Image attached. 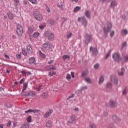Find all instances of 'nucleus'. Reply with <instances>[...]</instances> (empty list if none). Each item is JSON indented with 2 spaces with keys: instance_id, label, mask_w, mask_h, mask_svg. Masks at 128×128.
Wrapping results in <instances>:
<instances>
[{
  "instance_id": "1",
  "label": "nucleus",
  "mask_w": 128,
  "mask_h": 128,
  "mask_svg": "<svg viewBox=\"0 0 128 128\" xmlns=\"http://www.w3.org/2000/svg\"><path fill=\"white\" fill-rule=\"evenodd\" d=\"M107 27L104 26L103 28L104 30V38H108V34L109 32H110V30L112 28V22L108 21L106 22Z\"/></svg>"
},
{
  "instance_id": "2",
  "label": "nucleus",
  "mask_w": 128,
  "mask_h": 128,
  "mask_svg": "<svg viewBox=\"0 0 128 128\" xmlns=\"http://www.w3.org/2000/svg\"><path fill=\"white\" fill-rule=\"evenodd\" d=\"M112 57L114 62H116L118 64H120L122 60V58L120 56V52H114L112 54Z\"/></svg>"
},
{
  "instance_id": "3",
  "label": "nucleus",
  "mask_w": 128,
  "mask_h": 128,
  "mask_svg": "<svg viewBox=\"0 0 128 128\" xmlns=\"http://www.w3.org/2000/svg\"><path fill=\"white\" fill-rule=\"evenodd\" d=\"M44 36L45 38H48V40L52 41L54 40V34L50 31H46L44 32Z\"/></svg>"
},
{
  "instance_id": "4",
  "label": "nucleus",
  "mask_w": 128,
  "mask_h": 128,
  "mask_svg": "<svg viewBox=\"0 0 128 128\" xmlns=\"http://www.w3.org/2000/svg\"><path fill=\"white\" fill-rule=\"evenodd\" d=\"M16 34L18 36H22L24 34V30L22 25L18 24L16 26Z\"/></svg>"
},
{
  "instance_id": "5",
  "label": "nucleus",
  "mask_w": 128,
  "mask_h": 128,
  "mask_svg": "<svg viewBox=\"0 0 128 128\" xmlns=\"http://www.w3.org/2000/svg\"><path fill=\"white\" fill-rule=\"evenodd\" d=\"M34 16L35 18H36V20H38L39 22H42V20H44V18H42V14H39L37 11H35L34 12Z\"/></svg>"
},
{
  "instance_id": "6",
  "label": "nucleus",
  "mask_w": 128,
  "mask_h": 128,
  "mask_svg": "<svg viewBox=\"0 0 128 128\" xmlns=\"http://www.w3.org/2000/svg\"><path fill=\"white\" fill-rule=\"evenodd\" d=\"M108 106L111 108H116L118 106V102L116 100L111 99L110 100Z\"/></svg>"
},
{
  "instance_id": "7",
  "label": "nucleus",
  "mask_w": 128,
  "mask_h": 128,
  "mask_svg": "<svg viewBox=\"0 0 128 128\" xmlns=\"http://www.w3.org/2000/svg\"><path fill=\"white\" fill-rule=\"evenodd\" d=\"M90 52L92 53V56H98V50L96 48L90 46Z\"/></svg>"
},
{
  "instance_id": "8",
  "label": "nucleus",
  "mask_w": 128,
  "mask_h": 128,
  "mask_svg": "<svg viewBox=\"0 0 128 128\" xmlns=\"http://www.w3.org/2000/svg\"><path fill=\"white\" fill-rule=\"evenodd\" d=\"M92 40V35L86 34L85 35V44H88L90 42V41Z\"/></svg>"
},
{
  "instance_id": "9",
  "label": "nucleus",
  "mask_w": 128,
  "mask_h": 128,
  "mask_svg": "<svg viewBox=\"0 0 128 128\" xmlns=\"http://www.w3.org/2000/svg\"><path fill=\"white\" fill-rule=\"evenodd\" d=\"M43 48L46 50H50L52 48V43L50 42V41H46L43 44Z\"/></svg>"
},
{
  "instance_id": "10",
  "label": "nucleus",
  "mask_w": 128,
  "mask_h": 128,
  "mask_svg": "<svg viewBox=\"0 0 128 128\" xmlns=\"http://www.w3.org/2000/svg\"><path fill=\"white\" fill-rule=\"evenodd\" d=\"M72 78H74V72H71V75L70 74H68L66 75V80H68V82H70V80Z\"/></svg>"
},
{
  "instance_id": "11",
  "label": "nucleus",
  "mask_w": 128,
  "mask_h": 128,
  "mask_svg": "<svg viewBox=\"0 0 128 128\" xmlns=\"http://www.w3.org/2000/svg\"><path fill=\"white\" fill-rule=\"evenodd\" d=\"M76 117L75 115H71L69 118V120H68V124H74V122L76 120Z\"/></svg>"
},
{
  "instance_id": "12",
  "label": "nucleus",
  "mask_w": 128,
  "mask_h": 128,
  "mask_svg": "<svg viewBox=\"0 0 128 128\" xmlns=\"http://www.w3.org/2000/svg\"><path fill=\"white\" fill-rule=\"evenodd\" d=\"M111 82L114 84L116 86L118 84V80L115 76H111Z\"/></svg>"
},
{
  "instance_id": "13",
  "label": "nucleus",
  "mask_w": 128,
  "mask_h": 128,
  "mask_svg": "<svg viewBox=\"0 0 128 128\" xmlns=\"http://www.w3.org/2000/svg\"><path fill=\"white\" fill-rule=\"evenodd\" d=\"M81 22L82 26H84L85 28H86V26H88V20L86 19V18L82 17L81 18Z\"/></svg>"
},
{
  "instance_id": "14",
  "label": "nucleus",
  "mask_w": 128,
  "mask_h": 128,
  "mask_svg": "<svg viewBox=\"0 0 128 128\" xmlns=\"http://www.w3.org/2000/svg\"><path fill=\"white\" fill-rule=\"evenodd\" d=\"M52 114V110H48L44 114V118H48L50 114Z\"/></svg>"
},
{
  "instance_id": "15",
  "label": "nucleus",
  "mask_w": 128,
  "mask_h": 128,
  "mask_svg": "<svg viewBox=\"0 0 128 128\" xmlns=\"http://www.w3.org/2000/svg\"><path fill=\"white\" fill-rule=\"evenodd\" d=\"M21 73L22 74V76H28L32 75V72L28 71H26V70L21 71Z\"/></svg>"
},
{
  "instance_id": "16",
  "label": "nucleus",
  "mask_w": 128,
  "mask_h": 128,
  "mask_svg": "<svg viewBox=\"0 0 128 128\" xmlns=\"http://www.w3.org/2000/svg\"><path fill=\"white\" fill-rule=\"evenodd\" d=\"M28 63L30 64H36V58H34V57L30 58Z\"/></svg>"
},
{
  "instance_id": "17",
  "label": "nucleus",
  "mask_w": 128,
  "mask_h": 128,
  "mask_svg": "<svg viewBox=\"0 0 128 128\" xmlns=\"http://www.w3.org/2000/svg\"><path fill=\"white\" fill-rule=\"evenodd\" d=\"M25 112L26 114H28V112H34V114H36V112H38V110L29 109L27 110H26Z\"/></svg>"
},
{
  "instance_id": "18",
  "label": "nucleus",
  "mask_w": 128,
  "mask_h": 128,
  "mask_svg": "<svg viewBox=\"0 0 128 128\" xmlns=\"http://www.w3.org/2000/svg\"><path fill=\"white\" fill-rule=\"evenodd\" d=\"M128 34V30L126 29H122L120 32L121 36H126Z\"/></svg>"
},
{
  "instance_id": "19",
  "label": "nucleus",
  "mask_w": 128,
  "mask_h": 128,
  "mask_svg": "<svg viewBox=\"0 0 128 128\" xmlns=\"http://www.w3.org/2000/svg\"><path fill=\"white\" fill-rule=\"evenodd\" d=\"M34 26H31L30 27H29L28 28V34H32V32H34Z\"/></svg>"
},
{
  "instance_id": "20",
  "label": "nucleus",
  "mask_w": 128,
  "mask_h": 128,
  "mask_svg": "<svg viewBox=\"0 0 128 128\" xmlns=\"http://www.w3.org/2000/svg\"><path fill=\"white\" fill-rule=\"evenodd\" d=\"M26 50L28 54H32V46L30 45H28L26 48Z\"/></svg>"
},
{
  "instance_id": "21",
  "label": "nucleus",
  "mask_w": 128,
  "mask_h": 128,
  "mask_svg": "<svg viewBox=\"0 0 128 128\" xmlns=\"http://www.w3.org/2000/svg\"><path fill=\"white\" fill-rule=\"evenodd\" d=\"M124 72H126V69L122 67L121 68L120 72H118V76H124Z\"/></svg>"
},
{
  "instance_id": "22",
  "label": "nucleus",
  "mask_w": 128,
  "mask_h": 128,
  "mask_svg": "<svg viewBox=\"0 0 128 128\" xmlns=\"http://www.w3.org/2000/svg\"><path fill=\"white\" fill-rule=\"evenodd\" d=\"M116 6L117 4L116 1H112L110 4V8H112L113 10H114V7Z\"/></svg>"
},
{
  "instance_id": "23",
  "label": "nucleus",
  "mask_w": 128,
  "mask_h": 128,
  "mask_svg": "<svg viewBox=\"0 0 128 128\" xmlns=\"http://www.w3.org/2000/svg\"><path fill=\"white\" fill-rule=\"evenodd\" d=\"M112 120L115 122H120V120L118 117L116 116H113L112 118Z\"/></svg>"
},
{
  "instance_id": "24",
  "label": "nucleus",
  "mask_w": 128,
  "mask_h": 128,
  "mask_svg": "<svg viewBox=\"0 0 128 128\" xmlns=\"http://www.w3.org/2000/svg\"><path fill=\"white\" fill-rule=\"evenodd\" d=\"M122 60H123L124 62H128V55L123 56Z\"/></svg>"
},
{
  "instance_id": "25",
  "label": "nucleus",
  "mask_w": 128,
  "mask_h": 128,
  "mask_svg": "<svg viewBox=\"0 0 128 128\" xmlns=\"http://www.w3.org/2000/svg\"><path fill=\"white\" fill-rule=\"evenodd\" d=\"M8 18H10V20H14V14L9 12L7 14Z\"/></svg>"
},
{
  "instance_id": "26",
  "label": "nucleus",
  "mask_w": 128,
  "mask_h": 128,
  "mask_svg": "<svg viewBox=\"0 0 128 128\" xmlns=\"http://www.w3.org/2000/svg\"><path fill=\"white\" fill-rule=\"evenodd\" d=\"M28 82H24L23 84V88L22 90V92H24L26 90V88H28Z\"/></svg>"
},
{
  "instance_id": "27",
  "label": "nucleus",
  "mask_w": 128,
  "mask_h": 128,
  "mask_svg": "<svg viewBox=\"0 0 128 128\" xmlns=\"http://www.w3.org/2000/svg\"><path fill=\"white\" fill-rule=\"evenodd\" d=\"M63 60L64 62L66 60H70V56L68 55H64L62 57Z\"/></svg>"
},
{
  "instance_id": "28",
  "label": "nucleus",
  "mask_w": 128,
  "mask_h": 128,
  "mask_svg": "<svg viewBox=\"0 0 128 128\" xmlns=\"http://www.w3.org/2000/svg\"><path fill=\"white\" fill-rule=\"evenodd\" d=\"M84 14L86 18H90V11L87 10L85 12Z\"/></svg>"
},
{
  "instance_id": "29",
  "label": "nucleus",
  "mask_w": 128,
  "mask_h": 128,
  "mask_svg": "<svg viewBox=\"0 0 128 128\" xmlns=\"http://www.w3.org/2000/svg\"><path fill=\"white\" fill-rule=\"evenodd\" d=\"M81 76L82 78H86V76H88V70L82 72Z\"/></svg>"
},
{
  "instance_id": "30",
  "label": "nucleus",
  "mask_w": 128,
  "mask_h": 128,
  "mask_svg": "<svg viewBox=\"0 0 128 128\" xmlns=\"http://www.w3.org/2000/svg\"><path fill=\"white\" fill-rule=\"evenodd\" d=\"M85 82H86L88 84H92V80L90 77H87L84 79Z\"/></svg>"
},
{
  "instance_id": "31",
  "label": "nucleus",
  "mask_w": 128,
  "mask_h": 128,
  "mask_svg": "<svg viewBox=\"0 0 128 128\" xmlns=\"http://www.w3.org/2000/svg\"><path fill=\"white\" fill-rule=\"evenodd\" d=\"M52 122L51 121H48V122L46 123V126L47 128H52Z\"/></svg>"
},
{
  "instance_id": "32",
  "label": "nucleus",
  "mask_w": 128,
  "mask_h": 128,
  "mask_svg": "<svg viewBox=\"0 0 128 128\" xmlns=\"http://www.w3.org/2000/svg\"><path fill=\"white\" fill-rule=\"evenodd\" d=\"M104 77L102 76H101L100 78L99 84H102V82H104Z\"/></svg>"
},
{
  "instance_id": "33",
  "label": "nucleus",
  "mask_w": 128,
  "mask_h": 128,
  "mask_svg": "<svg viewBox=\"0 0 128 128\" xmlns=\"http://www.w3.org/2000/svg\"><path fill=\"white\" fill-rule=\"evenodd\" d=\"M80 10V8L79 6H76L74 8V12H78Z\"/></svg>"
},
{
  "instance_id": "34",
  "label": "nucleus",
  "mask_w": 128,
  "mask_h": 128,
  "mask_svg": "<svg viewBox=\"0 0 128 128\" xmlns=\"http://www.w3.org/2000/svg\"><path fill=\"white\" fill-rule=\"evenodd\" d=\"M90 128H96V126L94 123H92L89 125Z\"/></svg>"
},
{
  "instance_id": "35",
  "label": "nucleus",
  "mask_w": 128,
  "mask_h": 128,
  "mask_svg": "<svg viewBox=\"0 0 128 128\" xmlns=\"http://www.w3.org/2000/svg\"><path fill=\"white\" fill-rule=\"evenodd\" d=\"M22 53L24 56H28V51L26 49H22Z\"/></svg>"
},
{
  "instance_id": "36",
  "label": "nucleus",
  "mask_w": 128,
  "mask_h": 128,
  "mask_svg": "<svg viewBox=\"0 0 128 128\" xmlns=\"http://www.w3.org/2000/svg\"><path fill=\"white\" fill-rule=\"evenodd\" d=\"M40 36V33L35 32L33 34V38H38Z\"/></svg>"
},
{
  "instance_id": "37",
  "label": "nucleus",
  "mask_w": 128,
  "mask_h": 128,
  "mask_svg": "<svg viewBox=\"0 0 128 128\" xmlns=\"http://www.w3.org/2000/svg\"><path fill=\"white\" fill-rule=\"evenodd\" d=\"M126 44H127L126 42H124L122 44V50L124 48H126Z\"/></svg>"
},
{
  "instance_id": "38",
  "label": "nucleus",
  "mask_w": 128,
  "mask_h": 128,
  "mask_svg": "<svg viewBox=\"0 0 128 128\" xmlns=\"http://www.w3.org/2000/svg\"><path fill=\"white\" fill-rule=\"evenodd\" d=\"M40 56L42 58H46V54H44L42 52L40 51L39 52Z\"/></svg>"
},
{
  "instance_id": "39",
  "label": "nucleus",
  "mask_w": 128,
  "mask_h": 128,
  "mask_svg": "<svg viewBox=\"0 0 128 128\" xmlns=\"http://www.w3.org/2000/svg\"><path fill=\"white\" fill-rule=\"evenodd\" d=\"M112 86V84L110 82L107 83L106 88H110Z\"/></svg>"
},
{
  "instance_id": "40",
  "label": "nucleus",
  "mask_w": 128,
  "mask_h": 128,
  "mask_svg": "<svg viewBox=\"0 0 128 128\" xmlns=\"http://www.w3.org/2000/svg\"><path fill=\"white\" fill-rule=\"evenodd\" d=\"M26 120H27L28 122H32V116H29L27 118Z\"/></svg>"
},
{
  "instance_id": "41",
  "label": "nucleus",
  "mask_w": 128,
  "mask_h": 128,
  "mask_svg": "<svg viewBox=\"0 0 128 128\" xmlns=\"http://www.w3.org/2000/svg\"><path fill=\"white\" fill-rule=\"evenodd\" d=\"M39 28L40 30H43V28H46V24H41Z\"/></svg>"
},
{
  "instance_id": "42",
  "label": "nucleus",
  "mask_w": 128,
  "mask_h": 128,
  "mask_svg": "<svg viewBox=\"0 0 128 128\" xmlns=\"http://www.w3.org/2000/svg\"><path fill=\"white\" fill-rule=\"evenodd\" d=\"M126 92H128V90H126V88H125L122 93V96H126Z\"/></svg>"
},
{
  "instance_id": "43",
  "label": "nucleus",
  "mask_w": 128,
  "mask_h": 128,
  "mask_svg": "<svg viewBox=\"0 0 128 128\" xmlns=\"http://www.w3.org/2000/svg\"><path fill=\"white\" fill-rule=\"evenodd\" d=\"M110 51H109L106 54L105 59L108 60V58H110Z\"/></svg>"
},
{
  "instance_id": "44",
  "label": "nucleus",
  "mask_w": 128,
  "mask_h": 128,
  "mask_svg": "<svg viewBox=\"0 0 128 128\" xmlns=\"http://www.w3.org/2000/svg\"><path fill=\"white\" fill-rule=\"evenodd\" d=\"M48 94L46 92H44L42 94V97L43 98H46V97L48 96Z\"/></svg>"
},
{
  "instance_id": "45",
  "label": "nucleus",
  "mask_w": 128,
  "mask_h": 128,
  "mask_svg": "<svg viewBox=\"0 0 128 128\" xmlns=\"http://www.w3.org/2000/svg\"><path fill=\"white\" fill-rule=\"evenodd\" d=\"M54 74H56V72H49L50 76H54Z\"/></svg>"
},
{
  "instance_id": "46",
  "label": "nucleus",
  "mask_w": 128,
  "mask_h": 128,
  "mask_svg": "<svg viewBox=\"0 0 128 128\" xmlns=\"http://www.w3.org/2000/svg\"><path fill=\"white\" fill-rule=\"evenodd\" d=\"M48 22L50 24H52V26H54V20H48Z\"/></svg>"
},
{
  "instance_id": "47",
  "label": "nucleus",
  "mask_w": 128,
  "mask_h": 128,
  "mask_svg": "<svg viewBox=\"0 0 128 128\" xmlns=\"http://www.w3.org/2000/svg\"><path fill=\"white\" fill-rule=\"evenodd\" d=\"M30 2H32L33 4H36V0H28Z\"/></svg>"
},
{
  "instance_id": "48",
  "label": "nucleus",
  "mask_w": 128,
  "mask_h": 128,
  "mask_svg": "<svg viewBox=\"0 0 128 128\" xmlns=\"http://www.w3.org/2000/svg\"><path fill=\"white\" fill-rule=\"evenodd\" d=\"M29 96H36V93L32 92H29Z\"/></svg>"
},
{
  "instance_id": "49",
  "label": "nucleus",
  "mask_w": 128,
  "mask_h": 128,
  "mask_svg": "<svg viewBox=\"0 0 128 128\" xmlns=\"http://www.w3.org/2000/svg\"><path fill=\"white\" fill-rule=\"evenodd\" d=\"M42 88V86L41 85H38V86H37V87L36 88V90L38 92H40V88Z\"/></svg>"
},
{
  "instance_id": "50",
  "label": "nucleus",
  "mask_w": 128,
  "mask_h": 128,
  "mask_svg": "<svg viewBox=\"0 0 128 128\" xmlns=\"http://www.w3.org/2000/svg\"><path fill=\"white\" fill-rule=\"evenodd\" d=\"M100 68V64H96L94 66V68H95V70H98V68Z\"/></svg>"
},
{
  "instance_id": "51",
  "label": "nucleus",
  "mask_w": 128,
  "mask_h": 128,
  "mask_svg": "<svg viewBox=\"0 0 128 128\" xmlns=\"http://www.w3.org/2000/svg\"><path fill=\"white\" fill-rule=\"evenodd\" d=\"M50 70H56V67L54 66L53 65H50Z\"/></svg>"
},
{
  "instance_id": "52",
  "label": "nucleus",
  "mask_w": 128,
  "mask_h": 128,
  "mask_svg": "<svg viewBox=\"0 0 128 128\" xmlns=\"http://www.w3.org/2000/svg\"><path fill=\"white\" fill-rule=\"evenodd\" d=\"M6 126H8V128H10V126H12V122H10V120H9L6 123Z\"/></svg>"
},
{
  "instance_id": "53",
  "label": "nucleus",
  "mask_w": 128,
  "mask_h": 128,
  "mask_svg": "<svg viewBox=\"0 0 128 128\" xmlns=\"http://www.w3.org/2000/svg\"><path fill=\"white\" fill-rule=\"evenodd\" d=\"M30 124L28 122L27 123H26V124H24V128H30Z\"/></svg>"
},
{
  "instance_id": "54",
  "label": "nucleus",
  "mask_w": 128,
  "mask_h": 128,
  "mask_svg": "<svg viewBox=\"0 0 128 128\" xmlns=\"http://www.w3.org/2000/svg\"><path fill=\"white\" fill-rule=\"evenodd\" d=\"M72 33H69L68 34H67V38H72Z\"/></svg>"
},
{
  "instance_id": "55",
  "label": "nucleus",
  "mask_w": 128,
  "mask_h": 128,
  "mask_svg": "<svg viewBox=\"0 0 128 128\" xmlns=\"http://www.w3.org/2000/svg\"><path fill=\"white\" fill-rule=\"evenodd\" d=\"M108 128H116L112 124H110L108 126Z\"/></svg>"
},
{
  "instance_id": "56",
  "label": "nucleus",
  "mask_w": 128,
  "mask_h": 128,
  "mask_svg": "<svg viewBox=\"0 0 128 128\" xmlns=\"http://www.w3.org/2000/svg\"><path fill=\"white\" fill-rule=\"evenodd\" d=\"M114 36V31H112V32L110 34V38H112Z\"/></svg>"
},
{
  "instance_id": "57",
  "label": "nucleus",
  "mask_w": 128,
  "mask_h": 128,
  "mask_svg": "<svg viewBox=\"0 0 128 128\" xmlns=\"http://www.w3.org/2000/svg\"><path fill=\"white\" fill-rule=\"evenodd\" d=\"M14 4H16V6H18L20 4V2H18V0H14Z\"/></svg>"
},
{
  "instance_id": "58",
  "label": "nucleus",
  "mask_w": 128,
  "mask_h": 128,
  "mask_svg": "<svg viewBox=\"0 0 128 128\" xmlns=\"http://www.w3.org/2000/svg\"><path fill=\"white\" fill-rule=\"evenodd\" d=\"M54 62V60H51L50 61L48 62V64H53V62Z\"/></svg>"
},
{
  "instance_id": "59",
  "label": "nucleus",
  "mask_w": 128,
  "mask_h": 128,
  "mask_svg": "<svg viewBox=\"0 0 128 128\" xmlns=\"http://www.w3.org/2000/svg\"><path fill=\"white\" fill-rule=\"evenodd\" d=\"M74 96V94H72L71 96H69L68 98V100H70V98H72Z\"/></svg>"
},
{
  "instance_id": "60",
  "label": "nucleus",
  "mask_w": 128,
  "mask_h": 128,
  "mask_svg": "<svg viewBox=\"0 0 128 128\" xmlns=\"http://www.w3.org/2000/svg\"><path fill=\"white\" fill-rule=\"evenodd\" d=\"M46 12H50V9L48 7L46 8Z\"/></svg>"
},
{
  "instance_id": "61",
  "label": "nucleus",
  "mask_w": 128,
  "mask_h": 128,
  "mask_svg": "<svg viewBox=\"0 0 128 128\" xmlns=\"http://www.w3.org/2000/svg\"><path fill=\"white\" fill-rule=\"evenodd\" d=\"M88 88V86H84L81 88L82 90H86Z\"/></svg>"
},
{
  "instance_id": "62",
  "label": "nucleus",
  "mask_w": 128,
  "mask_h": 128,
  "mask_svg": "<svg viewBox=\"0 0 128 128\" xmlns=\"http://www.w3.org/2000/svg\"><path fill=\"white\" fill-rule=\"evenodd\" d=\"M24 82V79H21L20 81V84H22V82Z\"/></svg>"
},
{
  "instance_id": "63",
  "label": "nucleus",
  "mask_w": 128,
  "mask_h": 128,
  "mask_svg": "<svg viewBox=\"0 0 128 128\" xmlns=\"http://www.w3.org/2000/svg\"><path fill=\"white\" fill-rule=\"evenodd\" d=\"M16 56L17 58H18V59L20 58V54H17L16 55Z\"/></svg>"
},
{
  "instance_id": "64",
  "label": "nucleus",
  "mask_w": 128,
  "mask_h": 128,
  "mask_svg": "<svg viewBox=\"0 0 128 128\" xmlns=\"http://www.w3.org/2000/svg\"><path fill=\"white\" fill-rule=\"evenodd\" d=\"M24 96H30V92H26V94H24Z\"/></svg>"
}]
</instances>
